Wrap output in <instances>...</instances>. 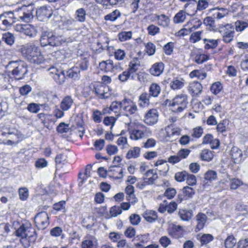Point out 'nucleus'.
<instances>
[{"label": "nucleus", "instance_id": "obj_61", "mask_svg": "<svg viewBox=\"0 0 248 248\" xmlns=\"http://www.w3.org/2000/svg\"><path fill=\"white\" fill-rule=\"evenodd\" d=\"M117 119L113 116L106 117L103 120V123L107 126H110V130L115 124Z\"/></svg>", "mask_w": 248, "mask_h": 248}, {"label": "nucleus", "instance_id": "obj_45", "mask_svg": "<svg viewBox=\"0 0 248 248\" xmlns=\"http://www.w3.org/2000/svg\"><path fill=\"white\" fill-rule=\"evenodd\" d=\"M89 65V58L81 57L77 63V66L78 69L82 71L87 70Z\"/></svg>", "mask_w": 248, "mask_h": 248}, {"label": "nucleus", "instance_id": "obj_8", "mask_svg": "<svg viewBox=\"0 0 248 248\" xmlns=\"http://www.w3.org/2000/svg\"><path fill=\"white\" fill-rule=\"evenodd\" d=\"M99 68L105 73H115L121 71L122 68L120 62L114 63L110 59L103 61L99 64Z\"/></svg>", "mask_w": 248, "mask_h": 248}, {"label": "nucleus", "instance_id": "obj_6", "mask_svg": "<svg viewBox=\"0 0 248 248\" xmlns=\"http://www.w3.org/2000/svg\"><path fill=\"white\" fill-rule=\"evenodd\" d=\"M166 105L170 110L176 113H180L186 108L188 104L187 96L180 94L175 96L172 100H167Z\"/></svg>", "mask_w": 248, "mask_h": 248}, {"label": "nucleus", "instance_id": "obj_52", "mask_svg": "<svg viewBox=\"0 0 248 248\" xmlns=\"http://www.w3.org/2000/svg\"><path fill=\"white\" fill-rule=\"evenodd\" d=\"M179 215L180 218L185 221L189 220L193 216L192 211L186 210H180L179 212Z\"/></svg>", "mask_w": 248, "mask_h": 248}, {"label": "nucleus", "instance_id": "obj_29", "mask_svg": "<svg viewBox=\"0 0 248 248\" xmlns=\"http://www.w3.org/2000/svg\"><path fill=\"white\" fill-rule=\"evenodd\" d=\"M207 217L206 215L203 213H200L196 216V220L197 225L196 230L200 231L202 229L205 225Z\"/></svg>", "mask_w": 248, "mask_h": 248}, {"label": "nucleus", "instance_id": "obj_53", "mask_svg": "<svg viewBox=\"0 0 248 248\" xmlns=\"http://www.w3.org/2000/svg\"><path fill=\"white\" fill-rule=\"evenodd\" d=\"M5 18L12 23L16 22V18L13 12L8 11L3 13L0 15V18Z\"/></svg>", "mask_w": 248, "mask_h": 248}, {"label": "nucleus", "instance_id": "obj_14", "mask_svg": "<svg viewBox=\"0 0 248 248\" xmlns=\"http://www.w3.org/2000/svg\"><path fill=\"white\" fill-rule=\"evenodd\" d=\"M158 117L159 112L156 109H150L145 114L144 122L147 125H153L158 122Z\"/></svg>", "mask_w": 248, "mask_h": 248}, {"label": "nucleus", "instance_id": "obj_58", "mask_svg": "<svg viewBox=\"0 0 248 248\" xmlns=\"http://www.w3.org/2000/svg\"><path fill=\"white\" fill-rule=\"evenodd\" d=\"M130 77L132 79H134L135 78L134 75H132L126 70L119 75L118 78L122 82H125L130 78Z\"/></svg>", "mask_w": 248, "mask_h": 248}, {"label": "nucleus", "instance_id": "obj_10", "mask_svg": "<svg viewBox=\"0 0 248 248\" xmlns=\"http://www.w3.org/2000/svg\"><path fill=\"white\" fill-rule=\"evenodd\" d=\"M218 31L223 35V40L225 43L231 42L234 37V28L231 24L220 25L218 27Z\"/></svg>", "mask_w": 248, "mask_h": 248}, {"label": "nucleus", "instance_id": "obj_16", "mask_svg": "<svg viewBox=\"0 0 248 248\" xmlns=\"http://www.w3.org/2000/svg\"><path fill=\"white\" fill-rule=\"evenodd\" d=\"M94 89L95 93L100 99L108 98L112 93L108 87L104 85H97Z\"/></svg>", "mask_w": 248, "mask_h": 248}, {"label": "nucleus", "instance_id": "obj_50", "mask_svg": "<svg viewBox=\"0 0 248 248\" xmlns=\"http://www.w3.org/2000/svg\"><path fill=\"white\" fill-rule=\"evenodd\" d=\"M2 39L9 46H12L15 42V37L14 35L9 32L3 33L2 34Z\"/></svg>", "mask_w": 248, "mask_h": 248}, {"label": "nucleus", "instance_id": "obj_2", "mask_svg": "<svg viewBox=\"0 0 248 248\" xmlns=\"http://www.w3.org/2000/svg\"><path fill=\"white\" fill-rule=\"evenodd\" d=\"M22 55L31 63L41 64L45 62L44 56L39 47L34 44L30 43L21 46Z\"/></svg>", "mask_w": 248, "mask_h": 248}, {"label": "nucleus", "instance_id": "obj_17", "mask_svg": "<svg viewBox=\"0 0 248 248\" xmlns=\"http://www.w3.org/2000/svg\"><path fill=\"white\" fill-rule=\"evenodd\" d=\"M59 18V17H56ZM61 21L59 22V26L63 30H71L74 27L75 23L74 19L72 18L61 17Z\"/></svg>", "mask_w": 248, "mask_h": 248}, {"label": "nucleus", "instance_id": "obj_19", "mask_svg": "<svg viewBox=\"0 0 248 248\" xmlns=\"http://www.w3.org/2000/svg\"><path fill=\"white\" fill-rule=\"evenodd\" d=\"M188 90L193 96H197L202 93V86L200 82L194 81L189 84Z\"/></svg>", "mask_w": 248, "mask_h": 248}, {"label": "nucleus", "instance_id": "obj_39", "mask_svg": "<svg viewBox=\"0 0 248 248\" xmlns=\"http://www.w3.org/2000/svg\"><path fill=\"white\" fill-rule=\"evenodd\" d=\"M184 86V80L183 78H174L170 83V88L175 90H179Z\"/></svg>", "mask_w": 248, "mask_h": 248}, {"label": "nucleus", "instance_id": "obj_9", "mask_svg": "<svg viewBox=\"0 0 248 248\" xmlns=\"http://www.w3.org/2000/svg\"><path fill=\"white\" fill-rule=\"evenodd\" d=\"M15 30L23 33L30 38L35 37L37 34L38 31L36 27L32 24H17L15 28Z\"/></svg>", "mask_w": 248, "mask_h": 248}, {"label": "nucleus", "instance_id": "obj_51", "mask_svg": "<svg viewBox=\"0 0 248 248\" xmlns=\"http://www.w3.org/2000/svg\"><path fill=\"white\" fill-rule=\"evenodd\" d=\"M121 15L120 12L118 10H115L111 13L105 16L104 19L106 20H109L110 21H115Z\"/></svg>", "mask_w": 248, "mask_h": 248}, {"label": "nucleus", "instance_id": "obj_47", "mask_svg": "<svg viewBox=\"0 0 248 248\" xmlns=\"http://www.w3.org/2000/svg\"><path fill=\"white\" fill-rule=\"evenodd\" d=\"M156 17L159 25L163 27H167L169 26L170 19L166 15L161 14L160 15L156 16Z\"/></svg>", "mask_w": 248, "mask_h": 248}, {"label": "nucleus", "instance_id": "obj_27", "mask_svg": "<svg viewBox=\"0 0 248 248\" xmlns=\"http://www.w3.org/2000/svg\"><path fill=\"white\" fill-rule=\"evenodd\" d=\"M164 64L162 62H157L153 64L150 69L151 75L159 76L163 71Z\"/></svg>", "mask_w": 248, "mask_h": 248}, {"label": "nucleus", "instance_id": "obj_15", "mask_svg": "<svg viewBox=\"0 0 248 248\" xmlns=\"http://www.w3.org/2000/svg\"><path fill=\"white\" fill-rule=\"evenodd\" d=\"M36 13L37 18L41 21L47 20L53 14L51 8L46 6L37 9Z\"/></svg>", "mask_w": 248, "mask_h": 248}, {"label": "nucleus", "instance_id": "obj_28", "mask_svg": "<svg viewBox=\"0 0 248 248\" xmlns=\"http://www.w3.org/2000/svg\"><path fill=\"white\" fill-rule=\"evenodd\" d=\"M52 32L48 31H42L40 42L42 46L45 47L49 46L50 38Z\"/></svg>", "mask_w": 248, "mask_h": 248}, {"label": "nucleus", "instance_id": "obj_34", "mask_svg": "<svg viewBox=\"0 0 248 248\" xmlns=\"http://www.w3.org/2000/svg\"><path fill=\"white\" fill-rule=\"evenodd\" d=\"M186 23L192 32L199 29L202 25V21L197 18H193L189 20Z\"/></svg>", "mask_w": 248, "mask_h": 248}, {"label": "nucleus", "instance_id": "obj_24", "mask_svg": "<svg viewBox=\"0 0 248 248\" xmlns=\"http://www.w3.org/2000/svg\"><path fill=\"white\" fill-rule=\"evenodd\" d=\"M210 12H213V16L214 17L218 19L224 17L229 13L227 9L224 8H219L218 7L210 9Z\"/></svg>", "mask_w": 248, "mask_h": 248}, {"label": "nucleus", "instance_id": "obj_35", "mask_svg": "<svg viewBox=\"0 0 248 248\" xmlns=\"http://www.w3.org/2000/svg\"><path fill=\"white\" fill-rule=\"evenodd\" d=\"M197 238L201 242L202 245H206L212 241L214 236L209 233L199 234L197 235Z\"/></svg>", "mask_w": 248, "mask_h": 248}, {"label": "nucleus", "instance_id": "obj_5", "mask_svg": "<svg viewBox=\"0 0 248 248\" xmlns=\"http://www.w3.org/2000/svg\"><path fill=\"white\" fill-rule=\"evenodd\" d=\"M130 138L131 140H138L151 134V131L143 124L130 122L126 124Z\"/></svg>", "mask_w": 248, "mask_h": 248}, {"label": "nucleus", "instance_id": "obj_20", "mask_svg": "<svg viewBox=\"0 0 248 248\" xmlns=\"http://www.w3.org/2000/svg\"><path fill=\"white\" fill-rule=\"evenodd\" d=\"M24 10L25 11H24L23 13L22 21L29 22L31 21L33 17L32 14L33 6L31 4L24 5Z\"/></svg>", "mask_w": 248, "mask_h": 248}, {"label": "nucleus", "instance_id": "obj_38", "mask_svg": "<svg viewBox=\"0 0 248 248\" xmlns=\"http://www.w3.org/2000/svg\"><path fill=\"white\" fill-rule=\"evenodd\" d=\"M189 76L191 78H197L200 80H203L207 77V74L202 70H194L189 73Z\"/></svg>", "mask_w": 248, "mask_h": 248}, {"label": "nucleus", "instance_id": "obj_54", "mask_svg": "<svg viewBox=\"0 0 248 248\" xmlns=\"http://www.w3.org/2000/svg\"><path fill=\"white\" fill-rule=\"evenodd\" d=\"M139 65L140 64L136 61H132L129 63V68L127 70L132 75H134L135 77L137 75L136 72L138 69Z\"/></svg>", "mask_w": 248, "mask_h": 248}, {"label": "nucleus", "instance_id": "obj_26", "mask_svg": "<svg viewBox=\"0 0 248 248\" xmlns=\"http://www.w3.org/2000/svg\"><path fill=\"white\" fill-rule=\"evenodd\" d=\"M242 155V151L238 147L233 146L232 148L230 155L234 163H238L241 160Z\"/></svg>", "mask_w": 248, "mask_h": 248}, {"label": "nucleus", "instance_id": "obj_43", "mask_svg": "<svg viewBox=\"0 0 248 248\" xmlns=\"http://www.w3.org/2000/svg\"><path fill=\"white\" fill-rule=\"evenodd\" d=\"M96 242L95 239L91 236L85 238L81 243L82 248H93L94 243Z\"/></svg>", "mask_w": 248, "mask_h": 248}, {"label": "nucleus", "instance_id": "obj_56", "mask_svg": "<svg viewBox=\"0 0 248 248\" xmlns=\"http://www.w3.org/2000/svg\"><path fill=\"white\" fill-rule=\"evenodd\" d=\"M44 105L31 103L29 104L27 107V109L31 113H37L40 110V107Z\"/></svg>", "mask_w": 248, "mask_h": 248}, {"label": "nucleus", "instance_id": "obj_37", "mask_svg": "<svg viewBox=\"0 0 248 248\" xmlns=\"http://www.w3.org/2000/svg\"><path fill=\"white\" fill-rule=\"evenodd\" d=\"M55 162L57 169L62 167L63 165L67 162V155L64 154L57 155L55 157Z\"/></svg>", "mask_w": 248, "mask_h": 248}, {"label": "nucleus", "instance_id": "obj_23", "mask_svg": "<svg viewBox=\"0 0 248 248\" xmlns=\"http://www.w3.org/2000/svg\"><path fill=\"white\" fill-rule=\"evenodd\" d=\"M108 172L111 173L112 176L116 179H121L123 177L124 169L119 166H111Z\"/></svg>", "mask_w": 248, "mask_h": 248}, {"label": "nucleus", "instance_id": "obj_42", "mask_svg": "<svg viewBox=\"0 0 248 248\" xmlns=\"http://www.w3.org/2000/svg\"><path fill=\"white\" fill-rule=\"evenodd\" d=\"M237 243L236 239L233 235H229L225 239L224 245L225 248H234Z\"/></svg>", "mask_w": 248, "mask_h": 248}, {"label": "nucleus", "instance_id": "obj_41", "mask_svg": "<svg viewBox=\"0 0 248 248\" xmlns=\"http://www.w3.org/2000/svg\"><path fill=\"white\" fill-rule=\"evenodd\" d=\"M202 33L203 31L192 32L189 38V42L193 44L199 42L202 39Z\"/></svg>", "mask_w": 248, "mask_h": 248}, {"label": "nucleus", "instance_id": "obj_11", "mask_svg": "<svg viewBox=\"0 0 248 248\" xmlns=\"http://www.w3.org/2000/svg\"><path fill=\"white\" fill-rule=\"evenodd\" d=\"M48 215L46 212H41L37 214L34 217L36 226L39 230H44L49 224Z\"/></svg>", "mask_w": 248, "mask_h": 248}, {"label": "nucleus", "instance_id": "obj_62", "mask_svg": "<svg viewBox=\"0 0 248 248\" xmlns=\"http://www.w3.org/2000/svg\"><path fill=\"white\" fill-rule=\"evenodd\" d=\"M20 199L22 201L26 200L29 197V190L26 187H20L18 189Z\"/></svg>", "mask_w": 248, "mask_h": 248}, {"label": "nucleus", "instance_id": "obj_22", "mask_svg": "<svg viewBox=\"0 0 248 248\" xmlns=\"http://www.w3.org/2000/svg\"><path fill=\"white\" fill-rule=\"evenodd\" d=\"M166 137L171 138L173 136H177L180 135L181 130L178 127H175L172 124L168 125L165 129Z\"/></svg>", "mask_w": 248, "mask_h": 248}, {"label": "nucleus", "instance_id": "obj_13", "mask_svg": "<svg viewBox=\"0 0 248 248\" xmlns=\"http://www.w3.org/2000/svg\"><path fill=\"white\" fill-rule=\"evenodd\" d=\"M188 6L193 7V5H190L189 3H186L184 6L185 10H180L173 17V21L175 24H179L183 23L186 19V16L193 15L195 14V11H193L192 13H188L187 7Z\"/></svg>", "mask_w": 248, "mask_h": 248}, {"label": "nucleus", "instance_id": "obj_48", "mask_svg": "<svg viewBox=\"0 0 248 248\" xmlns=\"http://www.w3.org/2000/svg\"><path fill=\"white\" fill-rule=\"evenodd\" d=\"M155 166L158 167L157 170L160 171L166 172L169 170V166L166 161L163 160H157L155 164Z\"/></svg>", "mask_w": 248, "mask_h": 248}, {"label": "nucleus", "instance_id": "obj_63", "mask_svg": "<svg viewBox=\"0 0 248 248\" xmlns=\"http://www.w3.org/2000/svg\"><path fill=\"white\" fill-rule=\"evenodd\" d=\"M145 51L149 56L154 55L155 52V46L151 42L147 43L145 46Z\"/></svg>", "mask_w": 248, "mask_h": 248}, {"label": "nucleus", "instance_id": "obj_31", "mask_svg": "<svg viewBox=\"0 0 248 248\" xmlns=\"http://www.w3.org/2000/svg\"><path fill=\"white\" fill-rule=\"evenodd\" d=\"M143 217L147 221L152 223L157 218V213L153 210H146L143 214Z\"/></svg>", "mask_w": 248, "mask_h": 248}, {"label": "nucleus", "instance_id": "obj_4", "mask_svg": "<svg viewBox=\"0 0 248 248\" xmlns=\"http://www.w3.org/2000/svg\"><path fill=\"white\" fill-rule=\"evenodd\" d=\"M16 235L20 237V242L23 246L29 248L31 244L34 243L37 238L36 231L31 227L21 226L16 231Z\"/></svg>", "mask_w": 248, "mask_h": 248}, {"label": "nucleus", "instance_id": "obj_21", "mask_svg": "<svg viewBox=\"0 0 248 248\" xmlns=\"http://www.w3.org/2000/svg\"><path fill=\"white\" fill-rule=\"evenodd\" d=\"M168 234L175 238H178L182 235V228L181 226L172 225L167 230Z\"/></svg>", "mask_w": 248, "mask_h": 248}, {"label": "nucleus", "instance_id": "obj_25", "mask_svg": "<svg viewBox=\"0 0 248 248\" xmlns=\"http://www.w3.org/2000/svg\"><path fill=\"white\" fill-rule=\"evenodd\" d=\"M74 100L72 97L69 95L65 96L61 101L60 107L63 111L69 110L72 106Z\"/></svg>", "mask_w": 248, "mask_h": 248}, {"label": "nucleus", "instance_id": "obj_49", "mask_svg": "<svg viewBox=\"0 0 248 248\" xmlns=\"http://www.w3.org/2000/svg\"><path fill=\"white\" fill-rule=\"evenodd\" d=\"M209 59V56L206 54L197 53L194 57V61L198 64H202Z\"/></svg>", "mask_w": 248, "mask_h": 248}, {"label": "nucleus", "instance_id": "obj_57", "mask_svg": "<svg viewBox=\"0 0 248 248\" xmlns=\"http://www.w3.org/2000/svg\"><path fill=\"white\" fill-rule=\"evenodd\" d=\"M182 190L184 196L186 199L192 198L195 193V190L189 186H185Z\"/></svg>", "mask_w": 248, "mask_h": 248}, {"label": "nucleus", "instance_id": "obj_1", "mask_svg": "<svg viewBox=\"0 0 248 248\" xmlns=\"http://www.w3.org/2000/svg\"><path fill=\"white\" fill-rule=\"evenodd\" d=\"M24 139V135L17 129L7 126L0 127V143L15 145Z\"/></svg>", "mask_w": 248, "mask_h": 248}, {"label": "nucleus", "instance_id": "obj_3", "mask_svg": "<svg viewBox=\"0 0 248 248\" xmlns=\"http://www.w3.org/2000/svg\"><path fill=\"white\" fill-rule=\"evenodd\" d=\"M49 73L57 83L61 84L64 82L66 77L75 80L79 79L80 70L78 66H74L66 71L65 75L62 69L52 67L49 69Z\"/></svg>", "mask_w": 248, "mask_h": 248}, {"label": "nucleus", "instance_id": "obj_12", "mask_svg": "<svg viewBox=\"0 0 248 248\" xmlns=\"http://www.w3.org/2000/svg\"><path fill=\"white\" fill-rule=\"evenodd\" d=\"M122 110L128 116L135 114L138 111V107L135 102L130 99L125 98L122 100Z\"/></svg>", "mask_w": 248, "mask_h": 248}, {"label": "nucleus", "instance_id": "obj_36", "mask_svg": "<svg viewBox=\"0 0 248 248\" xmlns=\"http://www.w3.org/2000/svg\"><path fill=\"white\" fill-rule=\"evenodd\" d=\"M161 91L160 86L155 83H152L149 89V95L154 97L158 96Z\"/></svg>", "mask_w": 248, "mask_h": 248}, {"label": "nucleus", "instance_id": "obj_46", "mask_svg": "<svg viewBox=\"0 0 248 248\" xmlns=\"http://www.w3.org/2000/svg\"><path fill=\"white\" fill-rule=\"evenodd\" d=\"M213 157L212 152L209 149H204L202 150L200 154V158L202 160L210 161Z\"/></svg>", "mask_w": 248, "mask_h": 248}, {"label": "nucleus", "instance_id": "obj_30", "mask_svg": "<svg viewBox=\"0 0 248 248\" xmlns=\"http://www.w3.org/2000/svg\"><path fill=\"white\" fill-rule=\"evenodd\" d=\"M65 41L60 36L55 35L52 32L50 40L49 46H57L61 45Z\"/></svg>", "mask_w": 248, "mask_h": 248}, {"label": "nucleus", "instance_id": "obj_59", "mask_svg": "<svg viewBox=\"0 0 248 248\" xmlns=\"http://www.w3.org/2000/svg\"><path fill=\"white\" fill-rule=\"evenodd\" d=\"M156 140L153 138L148 139L145 142L141 143L142 147L145 149L152 148L155 146Z\"/></svg>", "mask_w": 248, "mask_h": 248}, {"label": "nucleus", "instance_id": "obj_32", "mask_svg": "<svg viewBox=\"0 0 248 248\" xmlns=\"http://www.w3.org/2000/svg\"><path fill=\"white\" fill-rule=\"evenodd\" d=\"M140 151L141 149L139 147H132L127 153L126 157L127 159L138 158L140 156Z\"/></svg>", "mask_w": 248, "mask_h": 248}, {"label": "nucleus", "instance_id": "obj_64", "mask_svg": "<svg viewBox=\"0 0 248 248\" xmlns=\"http://www.w3.org/2000/svg\"><path fill=\"white\" fill-rule=\"evenodd\" d=\"M203 133V128L201 126H197L193 129L191 136L193 138L198 139L202 135Z\"/></svg>", "mask_w": 248, "mask_h": 248}, {"label": "nucleus", "instance_id": "obj_33", "mask_svg": "<svg viewBox=\"0 0 248 248\" xmlns=\"http://www.w3.org/2000/svg\"><path fill=\"white\" fill-rule=\"evenodd\" d=\"M150 96L146 93H141L139 98L138 104L140 107H145L150 104Z\"/></svg>", "mask_w": 248, "mask_h": 248}, {"label": "nucleus", "instance_id": "obj_7", "mask_svg": "<svg viewBox=\"0 0 248 248\" xmlns=\"http://www.w3.org/2000/svg\"><path fill=\"white\" fill-rule=\"evenodd\" d=\"M7 66L13 68L12 74L17 80L23 79L28 72L27 64L23 61H11Z\"/></svg>", "mask_w": 248, "mask_h": 248}, {"label": "nucleus", "instance_id": "obj_60", "mask_svg": "<svg viewBox=\"0 0 248 248\" xmlns=\"http://www.w3.org/2000/svg\"><path fill=\"white\" fill-rule=\"evenodd\" d=\"M57 130L59 133H70L71 132V129L69 128V125L66 124L64 123H61L57 127Z\"/></svg>", "mask_w": 248, "mask_h": 248}, {"label": "nucleus", "instance_id": "obj_40", "mask_svg": "<svg viewBox=\"0 0 248 248\" xmlns=\"http://www.w3.org/2000/svg\"><path fill=\"white\" fill-rule=\"evenodd\" d=\"M86 12L84 8L77 9L75 12V18L80 22H84L86 20Z\"/></svg>", "mask_w": 248, "mask_h": 248}, {"label": "nucleus", "instance_id": "obj_44", "mask_svg": "<svg viewBox=\"0 0 248 248\" xmlns=\"http://www.w3.org/2000/svg\"><path fill=\"white\" fill-rule=\"evenodd\" d=\"M204 48L205 49H213L216 48L218 45V42L216 39H203Z\"/></svg>", "mask_w": 248, "mask_h": 248}, {"label": "nucleus", "instance_id": "obj_18", "mask_svg": "<svg viewBox=\"0 0 248 248\" xmlns=\"http://www.w3.org/2000/svg\"><path fill=\"white\" fill-rule=\"evenodd\" d=\"M158 177V174L156 170L153 169H150L147 170L143 174L142 179L146 180L150 185H152L155 184Z\"/></svg>", "mask_w": 248, "mask_h": 248}, {"label": "nucleus", "instance_id": "obj_55", "mask_svg": "<svg viewBox=\"0 0 248 248\" xmlns=\"http://www.w3.org/2000/svg\"><path fill=\"white\" fill-rule=\"evenodd\" d=\"M223 88L222 85L220 82H216L214 83L211 88V92L214 94H217L219 93Z\"/></svg>", "mask_w": 248, "mask_h": 248}]
</instances>
